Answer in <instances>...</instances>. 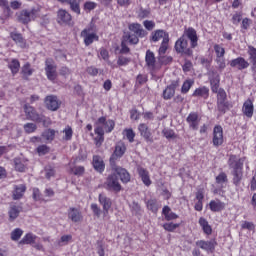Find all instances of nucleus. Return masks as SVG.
I'll use <instances>...</instances> for the list:
<instances>
[{
	"mask_svg": "<svg viewBox=\"0 0 256 256\" xmlns=\"http://www.w3.org/2000/svg\"><path fill=\"white\" fill-rule=\"evenodd\" d=\"M228 165L230 169H232V183L235 187H239L241 181H243V159L238 158L235 155H230Z\"/></svg>",
	"mask_w": 256,
	"mask_h": 256,
	"instance_id": "obj_1",
	"label": "nucleus"
},
{
	"mask_svg": "<svg viewBox=\"0 0 256 256\" xmlns=\"http://www.w3.org/2000/svg\"><path fill=\"white\" fill-rule=\"evenodd\" d=\"M24 113L26 115V119L29 121H34V123H42L44 127L49 125V119L42 114H39L37 110H35L29 104L24 105Z\"/></svg>",
	"mask_w": 256,
	"mask_h": 256,
	"instance_id": "obj_2",
	"label": "nucleus"
},
{
	"mask_svg": "<svg viewBox=\"0 0 256 256\" xmlns=\"http://www.w3.org/2000/svg\"><path fill=\"white\" fill-rule=\"evenodd\" d=\"M16 15L19 23L27 25L28 23H31V21H35V19L39 17V11H37V9H32L31 11L22 10Z\"/></svg>",
	"mask_w": 256,
	"mask_h": 256,
	"instance_id": "obj_3",
	"label": "nucleus"
},
{
	"mask_svg": "<svg viewBox=\"0 0 256 256\" xmlns=\"http://www.w3.org/2000/svg\"><path fill=\"white\" fill-rule=\"evenodd\" d=\"M175 51L181 53L182 55H187V57H193V50L189 48V43L185 38V35H182L175 43Z\"/></svg>",
	"mask_w": 256,
	"mask_h": 256,
	"instance_id": "obj_4",
	"label": "nucleus"
},
{
	"mask_svg": "<svg viewBox=\"0 0 256 256\" xmlns=\"http://www.w3.org/2000/svg\"><path fill=\"white\" fill-rule=\"evenodd\" d=\"M80 36L84 39V45H86V47L92 45L94 41H99V36H97V34L93 32V28L91 27L82 30Z\"/></svg>",
	"mask_w": 256,
	"mask_h": 256,
	"instance_id": "obj_5",
	"label": "nucleus"
},
{
	"mask_svg": "<svg viewBox=\"0 0 256 256\" xmlns=\"http://www.w3.org/2000/svg\"><path fill=\"white\" fill-rule=\"evenodd\" d=\"M105 185L108 191H114L115 193H119V191H121V184L115 174H111L107 177Z\"/></svg>",
	"mask_w": 256,
	"mask_h": 256,
	"instance_id": "obj_6",
	"label": "nucleus"
},
{
	"mask_svg": "<svg viewBox=\"0 0 256 256\" xmlns=\"http://www.w3.org/2000/svg\"><path fill=\"white\" fill-rule=\"evenodd\" d=\"M125 151H127V146H125L123 142L118 143L115 146V150L110 158V165H115V161H117V159H121V157L125 155Z\"/></svg>",
	"mask_w": 256,
	"mask_h": 256,
	"instance_id": "obj_7",
	"label": "nucleus"
},
{
	"mask_svg": "<svg viewBox=\"0 0 256 256\" xmlns=\"http://www.w3.org/2000/svg\"><path fill=\"white\" fill-rule=\"evenodd\" d=\"M184 38L187 37L190 41L192 49H195L198 45L199 37L197 36V31L193 27H189L184 30Z\"/></svg>",
	"mask_w": 256,
	"mask_h": 256,
	"instance_id": "obj_8",
	"label": "nucleus"
},
{
	"mask_svg": "<svg viewBox=\"0 0 256 256\" xmlns=\"http://www.w3.org/2000/svg\"><path fill=\"white\" fill-rule=\"evenodd\" d=\"M179 87V80H174L168 85L163 91V99L169 101V99H173L175 97V90Z\"/></svg>",
	"mask_w": 256,
	"mask_h": 256,
	"instance_id": "obj_9",
	"label": "nucleus"
},
{
	"mask_svg": "<svg viewBox=\"0 0 256 256\" xmlns=\"http://www.w3.org/2000/svg\"><path fill=\"white\" fill-rule=\"evenodd\" d=\"M212 143L214 147H220V145L223 143V127L220 125L215 126L213 129Z\"/></svg>",
	"mask_w": 256,
	"mask_h": 256,
	"instance_id": "obj_10",
	"label": "nucleus"
},
{
	"mask_svg": "<svg viewBox=\"0 0 256 256\" xmlns=\"http://www.w3.org/2000/svg\"><path fill=\"white\" fill-rule=\"evenodd\" d=\"M111 167L112 170L120 177V181H122V183H129V181H131V174H129L126 169L121 168L116 164H112Z\"/></svg>",
	"mask_w": 256,
	"mask_h": 256,
	"instance_id": "obj_11",
	"label": "nucleus"
},
{
	"mask_svg": "<svg viewBox=\"0 0 256 256\" xmlns=\"http://www.w3.org/2000/svg\"><path fill=\"white\" fill-rule=\"evenodd\" d=\"M47 78L50 81H55V78L57 77V68L55 67V64H53V60L47 59L46 60V67H45Z\"/></svg>",
	"mask_w": 256,
	"mask_h": 256,
	"instance_id": "obj_12",
	"label": "nucleus"
},
{
	"mask_svg": "<svg viewBox=\"0 0 256 256\" xmlns=\"http://www.w3.org/2000/svg\"><path fill=\"white\" fill-rule=\"evenodd\" d=\"M196 245L197 247H200V249H203L204 251H210V253H213L215 251V247H217V242L215 240H200L196 242Z\"/></svg>",
	"mask_w": 256,
	"mask_h": 256,
	"instance_id": "obj_13",
	"label": "nucleus"
},
{
	"mask_svg": "<svg viewBox=\"0 0 256 256\" xmlns=\"http://www.w3.org/2000/svg\"><path fill=\"white\" fill-rule=\"evenodd\" d=\"M145 62L146 66L150 71H157V66L155 63H157V60L155 59V53L151 50L146 51V56H145Z\"/></svg>",
	"mask_w": 256,
	"mask_h": 256,
	"instance_id": "obj_14",
	"label": "nucleus"
},
{
	"mask_svg": "<svg viewBox=\"0 0 256 256\" xmlns=\"http://www.w3.org/2000/svg\"><path fill=\"white\" fill-rule=\"evenodd\" d=\"M138 131L141 135V137H143L145 139V141H147V143H153V136L151 134V130H149V126H147V124H140L138 126Z\"/></svg>",
	"mask_w": 256,
	"mask_h": 256,
	"instance_id": "obj_15",
	"label": "nucleus"
},
{
	"mask_svg": "<svg viewBox=\"0 0 256 256\" xmlns=\"http://www.w3.org/2000/svg\"><path fill=\"white\" fill-rule=\"evenodd\" d=\"M186 121L190 129H192L193 131H197V129H199V114L191 112L186 118Z\"/></svg>",
	"mask_w": 256,
	"mask_h": 256,
	"instance_id": "obj_16",
	"label": "nucleus"
},
{
	"mask_svg": "<svg viewBox=\"0 0 256 256\" xmlns=\"http://www.w3.org/2000/svg\"><path fill=\"white\" fill-rule=\"evenodd\" d=\"M92 165L97 173H103L105 171V162L99 155H94L92 158Z\"/></svg>",
	"mask_w": 256,
	"mask_h": 256,
	"instance_id": "obj_17",
	"label": "nucleus"
},
{
	"mask_svg": "<svg viewBox=\"0 0 256 256\" xmlns=\"http://www.w3.org/2000/svg\"><path fill=\"white\" fill-rule=\"evenodd\" d=\"M230 67H237L239 71H243L249 67V62L243 57H238L230 61Z\"/></svg>",
	"mask_w": 256,
	"mask_h": 256,
	"instance_id": "obj_18",
	"label": "nucleus"
},
{
	"mask_svg": "<svg viewBox=\"0 0 256 256\" xmlns=\"http://www.w3.org/2000/svg\"><path fill=\"white\" fill-rule=\"evenodd\" d=\"M45 105L47 109H49L50 111H57V109H59L60 104L56 96L51 95L45 98Z\"/></svg>",
	"mask_w": 256,
	"mask_h": 256,
	"instance_id": "obj_19",
	"label": "nucleus"
},
{
	"mask_svg": "<svg viewBox=\"0 0 256 256\" xmlns=\"http://www.w3.org/2000/svg\"><path fill=\"white\" fill-rule=\"evenodd\" d=\"M98 199L100 205H102L103 207L104 215H107L109 213V210L111 209V205H113L111 199L105 194H100Z\"/></svg>",
	"mask_w": 256,
	"mask_h": 256,
	"instance_id": "obj_20",
	"label": "nucleus"
},
{
	"mask_svg": "<svg viewBox=\"0 0 256 256\" xmlns=\"http://www.w3.org/2000/svg\"><path fill=\"white\" fill-rule=\"evenodd\" d=\"M242 111L246 117L250 119L251 117H253L254 106H253V101H251V99H248L244 102Z\"/></svg>",
	"mask_w": 256,
	"mask_h": 256,
	"instance_id": "obj_21",
	"label": "nucleus"
},
{
	"mask_svg": "<svg viewBox=\"0 0 256 256\" xmlns=\"http://www.w3.org/2000/svg\"><path fill=\"white\" fill-rule=\"evenodd\" d=\"M129 30L132 31V33H135L137 37H145V35H147V32L143 29V26H141L139 23L130 24Z\"/></svg>",
	"mask_w": 256,
	"mask_h": 256,
	"instance_id": "obj_22",
	"label": "nucleus"
},
{
	"mask_svg": "<svg viewBox=\"0 0 256 256\" xmlns=\"http://www.w3.org/2000/svg\"><path fill=\"white\" fill-rule=\"evenodd\" d=\"M137 171H138V175H139V177H141L144 185H146V187H149V185H151V178L149 177V171H147V169H145L143 167H138Z\"/></svg>",
	"mask_w": 256,
	"mask_h": 256,
	"instance_id": "obj_23",
	"label": "nucleus"
},
{
	"mask_svg": "<svg viewBox=\"0 0 256 256\" xmlns=\"http://www.w3.org/2000/svg\"><path fill=\"white\" fill-rule=\"evenodd\" d=\"M68 219H71L73 223H79V221H83V215H81V212L77 208H70Z\"/></svg>",
	"mask_w": 256,
	"mask_h": 256,
	"instance_id": "obj_24",
	"label": "nucleus"
},
{
	"mask_svg": "<svg viewBox=\"0 0 256 256\" xmlns=\"http://www.w3.org/2000/svg\"><path fill=\"white\" fill-rule=\"evenodd\" d=\"M25 191H27V186H25L24 184L15 185L13 191V199L15 201L21 199V197H23V195L25 194Z\"/></svg>",
	"mask_w": 256,
	"mask_h": 256,
	"instance_id": "obj_25",
	"label": "nucleus"
},
{
	"mask_svg": "<svg viewBox=\"0 0 256 256\" xmlns=\"http://www.w3.org/2000/svg\"><path fill=\"white\" fill-rule=\"evenodd\" d=\"M209 208L214 213H219V211H223V209H225V203L221 202V200H219V199L212 200L209 203Z\"/></svg>",
	"mask_w": 256,
	"mask_h": 256,
	"instance_id": "obj_26",
	"label": "nucleus"
},
{
	"mask_svg": "<svg viewBox=\"0 0 256 256\" xmlns=\"http://www.w3.org/2000/svg\"><path fill=\"white\" fill-rule=\"evenodd\" d=\"M198 223H199L203 233H205V235H211V233H213V228L211 227V225L209 224V221H207V219L200 217Z\"/></svg>",
	"mask_w": 256,
	"mask_h": 256,
	"instance_id": "obj_27",
	"label": "nucleus"
},
{
	"mask_svg": "<svg viewBox=\"0 0 256 256\" xmlns=\"http://www.w3.org/2000/svg\"><path fill=\"white\" fill-rule=\"evenodd\" d=\"M152 41L157 43V41H165V39H169V34L165 32V30H156L152 33Z\"/></svg>",
	"mask_w": 256,
	"mask_h": 256,
	"instance_id": "obj_28",
	"label": "nucleus"
},
{
	"mask_svg": "<svg viewBox=\"0 0 256 256\" xmlns=\"http://www.w3.org/2000/svg\"><path fill=\"white\" fill-rule=\"evenodd\" d=\"M22 209L21 206L11 205L8 211L9 221H15V219L19 217V213H21Z\"/></svg>",
	"mask_w": 256,
	"mask_h": 256,
	"instance_id": "obj_29",
	"label": "nucleus"
},
{
	"mask_svg": "<svg viewBox=\"0 0 256 256\" xmlns=\"http://www.w3.org/2000/svg\"><path fill=\"white\" fill-rule=\"evenodd\" d=\"M162 214L164 215L166 221H173L179 218L175 212H171V208L169 206H164L162 209Z\"/></svg>",
	"mask_w": 256,
	"mask_h": 256,
	"instance_id": "obj_30",
	"label": "nucleus"
},
{
	"mask_svg": "<svg viewBox=\"0 0 256 256\" xmlns=\"http://www.w3.org/2000/svg\"><path fill=\"white\" fill-rule=\"evenodd\" d=\"M14 166L19 173H25L27 170V161L21 159V158H15L14 159Z\"/></svg>",
	"mask_w": 256,
	"mask_h": 256,
	"instance_id": "obj_31",
	"label": "nucleus"
},
{
	"mask_svg": "<svg viewBox=\"0 0 256 256\" xmlns=\"http://www.w3.org/2000/svg\"><path fill=\"white\" fill-rule=\"evenodd\" d=\"M192 97H202V99H207L209 97V88L205 86L197 88L193 92Z\"/></svg>",
	"mask_w": 256,
	"mask_h": 256,
	"instance_id": "obj_32",
	"label": "nucleus"
},
{
	"mask_svg": "<svg viewBox=\"0 0 256 256\" xmlns=\"http://www.w3.org/2000/svg\"><path fill=\"white\" fill-rule=\"evenodd\" d=\"M231 107L233 106L227 100L217 101V109L219 113H222L223 115L224 113H227Z\"/></svg>",
	"mask_w": 256,
	"mask_h": 256,
	"instance_id": "obj_33",
	"label": "nucleus"
},
{
	"mask_svg": "<svg viewBox=\"0 0 256 256\" xmlns=\"http://www.w3.org/2000/svg\"><path fill=\"white\" fill-rule=\"evenodd\" d=\"M21 75H22V78L25 79L26 81L27 79H29V77H31V75H33V69L31 68V64L26 63L22 66Z\"/></svg>",
	"mask_w": 256,
	"mask_h": 256,
	"instance_id": "obj_34",
	"label": "nucleus"
},
{
	"mask_svg": "<svg viewBox=\"0 0 256 256\" xmlns=\"http://www.w3.org/2000/svg\"><path fill=\"white\" fill-rule=\"evenodd\" d=\"M37 239V236L33 233L26 234L21 241L19 242V245H31L35 243V240Z\"/></svg>",
	"mask_w": 256,
	"mask_h": 256,
	"instance_id": "obj_35",
	"label": "nucleus"
},
{
	"mask_svg": "<svg viewBox=\"0 0 256 256\" xmlns=\"http://www.w3.org/2000/svg\"><path fill=\"white\" fill-rule=\"evenodd\" d=\"M8 67L10 71L12 72V75H17L19 73V69L21 67V64L19 63V60L13 59L9 64Z\"/></svg>",
	"mask_w": 256,
	"mask_h": 256,
	"instance_id": "obj_36",
	"label": "nucleus"
},
{
	"mask_svg": "<svg viewBox=\"0 0 256 256\" xmlns=\"http://www.w3.org/2000/svg\"><path fill=\"white\" fill-rule=\"evenodd\" d=\"M66 3H69L70 8L74 13H81V8L79 7V3H81V0H65Z\"/></svg>",
	"mask_w": 256,
	"mask_h": 256,
	"instance_id": "obj_37",
	"label": "nucleus"
},
{
	"mask_svg": "<svg viewBox=\"0 0 256 256\" xmlns=\"http://www.w3.org/2000/svg\"><path fill=\"white\" fill-rule=\"evenodd\" d=\"M194 84L195 81L192 79L185 80L181 87V93H183L184 95L189 93V90L191 89V87H193Z\"/></svg>",
	"mask_w": 256,
	"mask_h": 256,
	"instance_id": "obj_38",
	"label": "nucleus"
},
{
	"mask_svg": "<svg viewBox=\"0 0 256 256\" xmlns=\"http://www.w3.org/2000/svg\"><path fill=\"white\" fill-rule=\"evenodd\" d=\"M248 55L253 67H256V48L248 46Z\"/></svg>",
	"mask_w": 256,
	"mask_h": 256,
	"instance_id": "obj_39",
	"label": "nucleus"
},
{
	"mask_svg": "<svg viewBox=\"0 0 256 256\" xmlns=\"http://www.w3.org/2000/svg\"><path fill=\"white\" fill-rule=\"evenodd\" d=\"M147 209H149V211H152V213H157V211H159V204L157 203V200H148Z\"/></svg>",
	"mask_w": 256,
	"mask_h": 256,
	"instance_id": "obj_40",
	"label": "nucleus"
},
{
	"mask_svg": "<svg viewBox=\"0 0 256 256\" xmlns=\"http://www.w3.org/2000/svg\"><path fill=\"white\" fill-rule=\"evenodd\" d=\"M10 37L15 41V43L20 45V47H23V45H25V41L23 40V36L21 34L12 32L10 34Z\"/></svg>",
	"mask_w": 256,
	"mask_h": 256,
	"instance_id": "obj_41",
	"label": "nucleus"
},
{
	"mask_svg": "<svg viewBox=\"0 0 256 256\" xmlns=\"http://www.w3.org/2000/svg\"><path fill=\"white\" fill-rule=\"evenodd\" d=\"M167 49H169V39L165 38L162 40L161 46L158 50L159 56L165 55V53H167Z\"/></svg>",
	"mask_w": 256,
	"mask_h": 256,
	"instance_id": "obj_42",
	"label": "nucleus"
},
{
	"mask_svg": "<svg viewBox=\"0 0 256 256\" xmlns=\"http://www.w3.org/2000/svg\"><path fill=\"white\" fill-rule=\"evenodd\" d=\"M43 139H46V141H53L55 139V130L48 129L42 133Z\"/></svg>",
	"mask_w": 256,
	"mask_h": 256,
	"instance_id": "obj_43",
	"label": "nucleus"
},
{
	"mask_svg": "<svg viewBox=\"0 0 256 256\" xmlns=\"http://www.w3.org/2000/svg\"><path fill=\"white\" fill-rule=\"evenodd\" d=\"M23 235V231L21 228H16L11 232V240L12 241H19Z\"/></svg>",
	"mask_w": 256,
	"mask_h": 256,
	"instance_id": "obj_44",
	"label": "nucleus"
},
{
	"mask_svg": "<svg viewBox=\"0 0 256 256\" xmlns=\"http://www.w3.org/2000/svg\"><path fill=\"white\" fill-rule=\"evenodd\" d=\"M162 135H164V137L166 139H177V134H175V131L169 129V128H165L162 131Z\"/></svg>",
	"mask_w": 256,
	"mask_h": 256,
	"instance_id": "obj_45",
	"label": "nucleus"
},
{
	"mask_svg": "<svg viewBox=\"0 0 256 256\" xmlns=\"http://www.w3.org/2000/svg\"><path fill=\"white\" fill-rule=\"evenodd\" d=\"M214 51L216 53V58L225 57V48L219 44L214 45Z\"/></svg>",
	"mask_w": 256,
	"mask_h": 256,
	"instance_id": "obj_46",
	"label": "nucleus"
},
{
	"mask_svg": "<svg viewBox=\"0 0 256 256\" xmlns=\"http://www.w3.org/2000/svg\"><path fill=\"white\" fill-rule=\"evenodd\" d=\"M25 133H35L37 131V124L35 123H26L24 124Z\"/></svg>",
	"mask_w": 256,
	"mask_h": 256,
	"instance_id": "obj_47",
	"label": "nucleus"
},
{
	"mask_svg": "<svg viewBox=\"0 0 256 256\" xmlns=\"http://www.w3.org/2000/svg\"><path fill=\"white\" fill-rule=\"evenodd\" d=\"M124 135L130 143H133L135 141V132L133 131V129H125Z\"/></svg>",
	"mask_w": 256,
	"mask_h": 256,
	"instance_id": "obj_48",
	"label": "nucleus"
},
{
	"mask_svg": "<svg viewBox=\"0 0 256 256\" xmlns=\"http://www.w3.org/2000/svg\"><path fill=\"white\" fill-rule=\"evenodd\" d=\"M102 127L104 128V131H106V133H111V131H113V129H115V121L107 120L105 125Z\"/></svg>",
	"mask_w": 256,
	"mask_h": 256,
	"instance_id": "obj_49",
	"label": "nucleus"
},
{
	"mask_svg": "<svg viewBox=\"0 0 256 256\" xmlns=\"http://www.w3.org/2000/svg\"><path fill=\"white\" fill-rule=\"evenodd\" d=\"M229 180L227 179V174L225 172H221L217 177H216V183L218 185H223V183H227Z\"/></svg>",
	"mask_w": 256,
	"mask_h": 256,
	"instance_id": "obj_50",
	"label": "nucleus"
},
{
	"mask_svg": "<svg viewBox=\"0 0 256 256\" xmlns=\"http://www.w3.org/2000/svg\"><path fill=\"white\" fill-rule=\"evenodd\" d=\"M71 172L73 173V175H77L78 177H81V175H84V173H85V167H83V166H74L71 169Z\"/></svg>",
	"mask_w": 256,
	"mask_h": 256,
	"instance_id": "obj_51",
	"label": "nucleus"
},
{
	"mask_svg": "<svg viewBox=\"0 0 256 256\" xmlns=\"http://www.w3.org/2000/svg\"><path fill=\"white\" fill-rule=\"evenodd\" d=\"M158 61H159V63H161V65H169V63H171V61H173V57L160 55L158 57Z\"/></svg>",
	"mask_w": 256,
	"mask_h": 256,
	"instance_id": "obj_52",
	"label": "nucleus"
},
{
	"mask_svg": "<svg viewBox=\"0 0 256 256\" xmlns=\"http://www.w3.org/2000/svg\"><path fill=\"white\" fill-rule=\"evenodd\" d=\"M217 93V101H227V92L223 88H220Z\"/></svg>",
	"mask_w": 256,
	"mask_h": 256,
	"instance_id": "obj_53",
	"label": "nucleus"
},
{
	"mask_svg": "<svg viewBox=\"0 0 256 256\" xmlns=\"http://www.w3.org/2000/svg\"><path fill=\"white\" fill-rule=\"evenodd\" d=\"M163 227H164L165 231L173 232V231H175V229H177L179 227V224H175L173 222L165 223V224H163Z\"/></svg>",
	"mask_w": 256,
	"mask_h": 256,
	"instance_id": "obj_54",
	"label": "nucleus"
},
{
	"mask_svg": "<svg viewBox=\"0 0 256 256\" xmlns=\"http://www.w3.org/2000/svg\"><path fill=\"white\" fill-rule=\"evenodd\" d=\"M129 63H131V59L130 58H127V57H124V56H120L118 58V61H117V64L120 66V67H123L125 65H129Z\"/></svg>",
	"mask_w": 256,
	"mask_h": 256,
	"instance_id": "obj_55",
	"label": "nucleus"
},
{
	"mask_svg": "<svg viewBox=\"0 0 256 256\" xmlns=\"http://www.w3.org/2000/svg\"><path fill=\"white\" fill-rule=\"evenodd\" d=\"M57 22H58L60 25H63V24L65 23V10L60 9V10L58 11Z\"/></svg>",
	"mask_w": 256,
	"mask_h": 256,
	"instance_id": "obj_56",
	"label": "nucleus"
},
{
	"mask_svg": "<svg viewBox=\"0 0 256 256\" xmlns=\"http://www.w3.org/2000/svg\"><path fill=\"white\" fill-rule=\"evenodd\" d=\"M150 14H151V11H149V10H147V9L141 8V9L138 11V18H139V19H145V18L149 17Z\"/></svg>",
	"mask_w": 256,
	"mask_h": 256,
	"instance_id": "obj_57",
	"label": "nucleus"
},
{
	"mask_svg": "<svg viewBox=\"0 0 256 256\" xmlns=\"http://www.w3.org/2000/svg\"><path fill=\"white\" fill-rule=\"evenodd\" d=\"M130 207H131V211L136 215L141 213V205H139L136 201H133Z\"/></svg>",
	"mask_w": 256,
	"mask_h": 256,
	"instance_id": "obj_58",
	"label": "nucleus"
},
{
	"mask_svg": "<svg viewBox=\"0 0 256 256\" xmlns=\"http://www.w3.org/2000/svg\"><path fill=\"white\" fill-rule=\"evenodd\" d=\"M242 229H248V231H254L255 230V224L253 222L244 221L241 225Z\"/></svg>",
	"mask_w": 256,
	"mask_h": 256,
	"instance_id": "obj_59",
	"label": "nucleus"
},
{
	"mask_svg": "<svg viewBox=\"0 0 256 256\" xmlns=\"http://www.w3.org/2000/svg\"><path fill=\"white\" fill-rule=\"evenodd\" d=\"M37 153L39 155H47L49 153V147L47 145H40L37 147Z\"/></svg>",
	"mask_w": 256,
	"mask_h": 256,
	"instance_id": "obj_60",
	"label": "nucleus"
},
{
	"mask_svg": "<svg viewBox=\"0 0 256 256\" xmlns=\"http://www.w3.org/2000/svg\"><path fill=\"white\" fill-rule=\"evenodd\" d=\"M143 25H144L145 29H147L148 31H153V29H155V22H153L151 20L144 21Z\"/></svg>",
	"mask_w": 256,
	"mask_h": 256,
	"instance_id": "obj_61",
	"label": "nucleus"
},
{
	"mask_svg": "<svg viewBox=\"0 0 256 256\" xmlns=\"http://www.w3.org/2000/svg\"><path fill=\"white\" fill-rule=\"evenodd\" d=\"M100 57H102L104 61H107L108 65H111V63L109 62V52L106 49H100Z\"/></svg>",
	"mask_w": 256,
	"mask_h": 256,
	"instance_id": "obj_62",
	"label": "nucleus"
},
{
	"mask_svg": "<svg viewBox=\"0 0 256 256\" xmlns=\"http://www.w3.org/2000/svg\"><path fill=\"white\" fill-rule=\"evenodd\" d=\"M91 210L96 217H101V208L96 203L91 204Z\"/></svg>",
	"mask_w": 256,
	"mask_h": 256,
	"instance_id": "obj_63",
	"label": "nucleus"
},
{
	"mask_svg": "<svg viewBox=\"0 0 256 256\" xmlns=\"http://www.w3.org/2000/svg\"><path fill=\"white\" fill-rule=\"evenodd\" d=\"M216 62H217L219 69H225L226 65H225L224 57L216 58Z\"/></svg>",
	"mask_w": 256,
	"mask_h": 256,
	"instance_id": "obj_64",
	"label": "nucleus"
}]
</instances>
